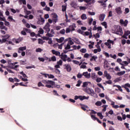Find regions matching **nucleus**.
<instances>
[{
  "instance_id": "nucleus-1",
  "label": "nucleus",
  "mask_w": 130,
  "mask_h": 130,
  "mask_svg": "<svg viewBox=\"0 0 130 130\" xmlns=\"http://www.w3.org/2000/svg\"><path fill=\"white\" fill-rule=\"evenodd\" d=\"M115 34H117V35H120V36H121L122 34H123V32H122V28H121V27L119 26L117 27V29H115Z\"/></svg>"
},
{
  "instance_id": "nucleus-2",
  "label": "nucleus",
  "mask_w": 130,
  "mask_h": 130,
  "mask_svg": "<svg viewBox=\"0 0 130 130\" xmlns=\"http://www.w3.org/2000/svg\"><path fill=\"white\" fill-rule=\"evenodd\" d=\"M44 30H46V32H50V24L49 22H47L45 26L43 27Z\"/></svg>"
},
{
  "instance_id": "nucleus-3",
  "label": "nucleus",
  "mask_w": 130,
  "mask_h": 130,
  "mask_svg": "<svg viewBox=\"0 0 130 130\" xmlns=\"http://www.w3.org/2000/svg\"><path fill=\"white\" fill-rule=\"evenodd\" d=\"M82 87L83 88H85V87L87 88L88 87H92V83H91V82H84L83 83V85H82Z\"/></svg>"
},
{
  "instance_id": "nucleus-4",
  "label": "nucleus",
  "mask_w": 130,
  "mask_h": 130,
  "mask_svg": "<svg viewBox=\"0 0 130 130\" xmlns=\"http://www.w3.org/2000/svg\"><path fill=\"white\" fill-rule=\"evenodd\" d=\"M42 83H43V84H50V85H52V86H53L55 84L54 81H53L45 80H42Z\"/></svg>"
},
{
  "instance_id": "nucleus-5",
  "label": "nucleus",
  "mask_w": 130,
  "mask_h": 130,
  "mask_svg": "<svg viewBox=\"0 0 130 130\" xmlns=\"http://www.w3.org/2000/svg\"><path fill=\"white\" fill-rule=\"evenodd\" d=\"M64 67V70H66L68 73H70V72L72 71V67L69 64H65Z\"/></svg>"
},
{
  "instance_id": "nucleus-6",
  "label": "nucleus",
  "mask_w": 130,
  "mask_h": 130,
  "mask_svg": "<svg viewBox=\"0 0 130 130\" xmlns=\"http://www.w3.org/2000/svg\"><path fill=\"white\" fill-rule=\"evenodd\" d=\"M115 12L118 15H121V14H122V10H121V8L120 7H117L115 9Z\"/></svg>"
},
{
  "instance_id": "nucleus-7",
  "label": "nucleus",
  "mask_w": 130,
  "mask_h": 130,
  "mask_svg": "<svg viewBox=\"0 0 130 130\" xmlns=\"http://www.w3.org/2000/svg\"><path fill=\"white\" fill-rule=\"evenodd\" d=\"M93 89L90 87H86V88L85 89V93H87V94H88V95H90Z\"/></svg>"
},
{
  "instance_id": "nucleus-8",
  "label": "nucleus",
  "mask_w": 130,
  "mask_h": 130,
  "mask_svg": "<svg viewBox=\"0 0 130 130\" xmlns=\"http://www.w3.org/2000/svg\"><path fill=\"white\" fill-rule=\"evenodd\" d=\"M83 76H84L86 79H90L91 78V74L88 73V72H83Z\"/></svg>"
},
{
  "instance_id": "nucleus-9",
  "label": "nucleus",
  "mask_w": 130,
  "mask_h": 130,
  "mask_svg": "<svg viewBox=\"0 0 130 130\" xmlns=\"http://www.w3.org/2000/svg\"><path fill=\"white\" fill-rule=\"evenodd\" d=\"M58 16L56 14H54L53 16L52 20H53V23L55 24L57 21H58Z\"/></svg>"
},
{
  "instance_id": "nucleus-10",
  "label": "nucleus",
  "mask_w": 130,
  "mask_h": 130,
  "mask_svg": "<svg viewBox=\"0 0 130 130\" xmlns=\"http://www.w3.org/2000/svg\"><path fill=\"white\" fill-rule=\"evenodd\" d=\"M91 118L93 120H96L98 121V122H99V123H102V122H101V121H100V120H99V119H98L97 117H96L95 116V115H91Z\"/></svg>"
},
{
  "instance_id": "nucleus-11",
  "label": "nucleus",
  "mask_w": 130,
  "mask_h": 130,
  "mask_svg": "<svg viewBox=\"0 0 130 130\" xmlns=\"http://www.w3.org/2000/svg\"><path fill=\"white\" fill-rule=\"evenodd\" d=\"M52 53L56 55L57 56H60V53L59 51H55V50H52Z\"/></svg>"
},
{
  "instance_id": "nucleus-12",
  "label": "nucleus",
  "mask_w": 130,
  "mask_h": 130,
  "mask_svg": "<svg viewBox=\"0 0 130 130\" xmlns=\"http://www.w3.org/2000/svg\"><path fill=\"white\" fill-rule=\"evenodd\" d=\"M78 2L79 3H83V2H85V3H86V4H91V2H93V3H95V1L93 0H78Z\"/></svg>"
},
{
  "instance_id": "nucleus-13",
  "label": "nucleus",
  "mask_w": 130,
  "mask_h": 130,
  "mask_svg": "<svg viewBox=\"0 0 130 130\" xmlns=\"http://www.w3.org/2000/svg\"><path fill=\"white\" fill-rule=\"evenodd\" d=\"M90 95H91V96L92 97H94V98H98V95H97V93H95L94 90L91 91V93H90Z\"/></svg>"
},
{
  "instance_id": "nucleus-14",
  "label": "nucleus",
  "mask_w": 130,
  "mask_h": 130,
  "mask_svg": "<svg viewBox=\"0 0 130 130\" xmlns=\"http://www.w3.org/2000/svg\"><path fill=\"white\" fill-rule=\"evenodd\" d=\"M104 19H105V14H102L100 15L99 20L101 21V22L104 21Z\"/></svg>"
},
{
  "instance_id": "nucleus-15",
  "label": "nucleus",
  "mask_w": 130,
  "mask_h": 130,
  "mask_svg": "<svg viewBox=\"0 0 130 130\" xmlns=\"http://www.w3.org/2000/svg\"><path fill=\"white\" fill-rule=\"evenodd\" d=\"M63 40H64V37H61L59 38V39H56V41L57 42H58V43H61Z\"/></svg>"
},
{
  "instance_id": "nucleus-16",
  "label": "nucleus",
  "mask_w": 130,
  "mask_h": 130,
  "mask_svg": "<svg viewBox=\"0 0 130 130\" xmlns=\"http://www.w3.org/2000/svg\"><path fill=\"white\" fill-rule=\"evenodd\" d=\"M49 61H56V57L53 55L51 58H49Z\"/></svg>"
},
{
  "instance_id": "nucleus-17",
  "label": "nucleus",
  "mask_w": 130,
  "mask_h": 130,
  "mask_svg": "<svg viewBox=\"0 0 130 130\" xmlns=\"http://www.w3.org/2000/svg\"><path fill=\"white\" fill-rule=\"evenodd\" d=\"M61 59L63 60V61H67V58H68V55L64 54L63 57H60Z\"/></svg>"
},
{
  "instance_id": "nucleus-18",
  "label": "nucleus",
  "mask_w": 130,
  "mask_h": 130,
  "mask_svg": "<svg viewBox=\"0 0 130 130\" xmlns=\"http://www.w3.org/2000/svg\"><path fill=\"white\" fill-rule=\"evenodd\" d=\"M16 68H19V65H15L14 67L10 66V69L15 70V71H19V69H16Z\"/></svg>"
},
{
  "instance_id": "nucleus-19",
  "label": "nucleus",
  "mask_w": 130,
  "mask_h": 130,
  "mask_svg": "<svg viewBox=\"0 0 130 130\" xmlns=\"http://www.w3.org/2000/svg\"><path fill=\"white\" fill-rule=\"evenodd\" d=\"M121 77H119V78H116L114 80V83H117L118 82H120V81H121Z\"/></svg>"
},
{
  "instance_id": "nucleus-20",
  "label": "nucleus",
  "mask_w": 130,
  "mask_h": 130,
  "mask_svg": "<svg viewBox=\"0 0 130 130\" xmlns=\"http://www.w3.org/2000/svg\"><path fill=\"white\" fill-rule=\"evenodd\" d=\"M124 74H125V71H121V72H118L117 73V75L118 76H122L123 75H124Z\"/></svg>"
},
{
  "instance_id": "nucleus-21",
  "label": "nucleus",
  "mask_w": 130,
  "mask_h": 130,
  "mask_svg": "<svg viewBox=\"0 0 130 130\" xmlns=\"http://www.w3.org/2000/svg\"><path fill=\"white\" fill-rule=\"evenodd\" d=\"M78 99H80L81 100V101H82V95H80V96H78V95H75L74 96V100H78Z\"/></svg>"
},
{
  "instance_id": "nucleus-22",
  "label": "nucleus",
  "mask_w": 130,
  "mask_h": 130,
  "mask_svg": "<svg viewBox=\"0 0 130 130\" xmlns=\"http://www.w3.org/2000/svg\"><path fill=\"white\" fill-rule=\"evenodd\" d=\"M30 36L31 37H35L36 38H37V35L33 31L30 33Z\"/></svg>"
},
{
  "instance_id": "nucleus-23",
  "label": "nucleus",
  "mask_w": 130,
  "mask_h": 130,
  "mask_svg": "<svg viewBox=\"0 0 130 130\" xmlns=\"http://www.w3.org/2000/svg\"><path fill=\"white\" fill-rule=\"evenodd\" d=\"M23 38H19L18 39H16V43H20L21 41L23 40Z\"/></svg>"
},
{
  "instance_id": "nucleus-24",
  "label": "nucleus",
  "mask_w": 130,
  "mask_h": 130,
  "mask_svg": "<svg viewBox=\"0 0 130 130\" xmlns=\"http://www.w3.org/2000/svg\"><path fill=\"white\" fill-rule=\"evenodd\" d=\"M64 49L68 50V49H71V45H70V43H68L67 46H64Z\"/></svg>"
},
{
  "instance_id": "nucleus-25",
  "label": "nucleus",
  "mask_w": 130,
  "mask_h": 130,
  "mask_svg": "<svg viewBox=\"0 0 130 130\" xmlns=\"http://www.w3.org/2000/svg\"><path fill=\"white\" fill-rule=\"evenodd\" d=\"M46 33H47L46 35V36H47V37H53V36H54V35L51 34V33H49V32H46Z\"/></svg>"
},
{
  "instance_id": "nucleus-26",
  "label": "nucleus",
  "mask_w": 130,
  "mask_h": 130,
  "mask_svg": "<svg viewBox=\"0 0 130 130\" xmlns=\"http://www.w3.org/2000/svg\"><path fill=\"white\" fill-rule=\"evenodd\" d=\"M70 6H71L72 8H74V9H76V7H77L76 3L74 2H71Z\"/></svg>"
},
{
  "instance_id": "nucleus-27",
  "label": "nucleus",
  "mask_w": 130,
  "mask_h": 130,
  "mask_svg": "<svg viewBox=\"0 0 130 130\" xmlns=\"http://www.w3.org/2000/svg\"><path fill=\"white\" fill-rule=\"evenodd\" d=\"M81 19L82 20H86L87 19V15H86V14H83L81 15Z\"/></svg>"
},
{
  "instance_id": "nucleus-28",
  "label": "nucleus",
  "mask_w": 130,
  "mask_h": 130,
  "mask_svg": "<svg viewBox=\"0 0 130 130\" xmlns=\"http://www.w3.org/2000/svg\"><path fill=\"white\" fill-rule=\"evenodd\" d=\"M19 50H21V51H24L23 50H26V49H27V47L26 46H24V47H20L19 48Z\"/></svg>"
},
{
  "instance_id": "nucleus-29",
  "label": "nucleus",
  "mask_w": 130,
  "mask_h": 130,
  "mask_svg": "<svg viewBox=\"0 0 130 130\" xmlns=\"http://www.w3.org/2000/svg\"><path fill=\"white\" fill-rule=\"evenodd\" d=\"M89 96H86L85 95L82 96L81 101L85 100V99H86V100H88L89 99Z\"/></svg>"
},
{
  "instance_id": "nucleus-30",
  "label": "nucleus",
  "mask_w": 130,
  "mask_h": 130,
  "mask_svg": "<svg viewBox=\"0 0 130 130\" xmlns=\"http://www.w3.org/2000/svg\"><path fill=\"white\" fill-rule=\"evenodd\" d=\"M82 84V81H81L80 80H79L77 81V84L76 85V87H80V86H81V84Z\"/></svg>"
},
{
  "instance_id": "nucleus-31",
  "label": "nucleus",
  "mask_w": 130,
  "mask_h": 130,
  "mask_svg": "<svg viewBox=\"0 0 130 130\" xmlns=\"http://www.w3.org/2000/svg\"><path fill=\"white\" fill-rule=\"evenodd\" d=\"M95 105L96 106H101L102 105V102L101 101H98L95 103Z\"/></svg>"
},
{
  "instance_id": "nucleus-32",
  "label": "nucleus",
  "mask_w": 130,
  "mask_h": 130,
  "mask_svg": "<svg viewBox=\"0 0 130 130\" xmlns=\"http://www.w3.org/2000/svg\"><path fill=\"white\" fill-rule=\"evenodd\" d=\"M38 40L39 44H43V43H44V42H43V40H42V39H38Z\"/></svg>"
},
{
  "instance_id": "nucleus-33",
  "label": "nucleus",
  "mask_w": 130,
  "mask_h": 130,
  "mask_svg": "<svg viewBox=\"0 0 130 130\" xmlns=\"http://www.w3.org/2000/svg\"><path fill=\"white\" fill-rule=\"evenodd\" d=\"M102 25L104 26L105 29H107V23L106 21L102 22Z\"/></svg>"
},
{
  "instance_id": "nucleus-34",
  "label": "nucleus",
  "mask_w": 130,
  "mask_h": 130,
  "mask_svg": "<svg viewBox=\"0 0 130 130\" xmlns=\"http://www.w3.org/2000/svg\"><path fill=\"white\" fill-rule=\"evenodd\" d=\"M0 29H1L2 30L4 29V30H6V31H8V28H7V27L4 25L0 26Z\"/></svg>"
},
{
  "instance_id": "nucleus-35",
  "label": "nucleus",
  "mask_w": 130,
  "mask_h": 130,
  "mask_svg": "<svg viewBox=\"0 0 130 130\" xmlns=\"http://www.w3.org/2000/svg\"><path fill=\"white\" fill-rule=\"evenodd\" d=\"M36 67L34 65H31V66H27L26 67L27 70H29V69H35Z\"/></svg>"
},
{
  "instance_id": "nucleus-36",
  "label": "nucleus",
  "mask_w": 130,
  "mask_h": 130,
  "mask_svg": "<svg viewBox=\"0 0 130 130\" xmlns=\"http://www.w3.org/2000/svg\"><path fill=\"white\" fill-rule=\"evenodd\" d=\"M124 11H125V12H124L125 15H126V14H128V13H129V9L128 8H125Z\"/></svg>"
},
{
  "instance_id": "nucleus-37",
  "label": "nucleus",
  "mask_w": 130,
  "mask_h": 130,
  "mask_svg": "<svg viewBox=\"0 0 130 130\" xmlns=\"http://www.w3.org/2000/svg\"><path fill=\"white\" fill-rule=\"evenodd\" d=\"M83 74H81V73H79L77 75V77L78 78V79H81L83 77Z\"/></svg>"
},
{
  "instance_id": "nucleus-38",
  "label": "nucleus",
  "mask_w": 130,
  "mask_h": 130,
  "mask_svg": "<svg viewBox=\"0 0 130 130\" xmlns=\"http://www.w3.org/2000/svg\"><path fill=\"white\" fill-rule=\"evenodd\" d=\"M49 79H54V76L52 74H47Z\"/></svg>"
},
{
  "instance_id": "nucleus-39",
  "label": "nucleus",
  "mask_w": 130,
  "mask_h": 130,
  "mask_svg": "<svg viewBox=\"0 0 130 130\" xmlns=\"http://www.w3.org/2000/svg\"><path fill=\"white\" fill-rule=\"evenodd\" d=\"M77 32H78L80 34H81L82 35L84 36V31L82 30L81 29H78Z\"/></svg>"
},
{
  "instance_id": "nucleus-40",
  "label": "nucleus",
  "mask_w": 130,
  "mask_h": 130,
  "mask_svg": "<svg viewBox=\"0 0 130 130\" xmlns=\"http://www.w3.org/2000/svg\"><path fill=\"white\" fill-rule=\"evenodd\" d=\"M80 52L86 53L87 52V50L85 48H82L80 50Z\"/></svg>"
},
{
  "instance_id": "nucleus-41",
  "label": "nucleus",
  "mask_w": 130,
  "mask_h": 130,
  "mask_svg": "<svg viewBox=\"0 0 130 130\" xmlns=\"http://www.w3.org/2000/svg\"><path fill=\"white\" fill-rule=\"evenodd\" d=\"M67 11V6H62V11L66 12Z\"/></svg>"
},
{
  "instance_id": "nucleus-42",
  "label": "nucleus",
  "mask_w": 130,
  "mask_h": 130,
  "mask_svg": "<svg viewBox=\"0 0 130 130\" xmlns=\"http://www.w3.org/2000/svg\"><path fill=\"white\" fill-rule=\"evenodd\" d=\"M8 19H9V20H11L12 22H14L15 23H16V20L13 19V16H9Z\"/></svg>"
},
{
  "instance_id": "nucleus-43",
  "label": "nucleus",
  "mask_w": 130,
  "mask_h": 130,
  "mask_svg": "<svg viewBox=\"0 0 130 130\" xmlns=\"http://www.w3.org/2000/svg\"><path fill=\"white\" fill-rule=\"evenodd\" d=\"M127 24H128V21H127V20H125L124 21L123 25H124V27H126V26H127Z\"/></svg>"
},
{
  "instance_id": "nucleus-44",
  "label": "nucleus",
  "mask_w": 130,
  "mask_h": 130,
  "mask_svg": "<svg viewBox=\"0 0 130 130\" xmlns=\"http://www.w3.org/2000/svg\"><path fill=\"white\" fill-rule=\"evenodd\" d=\"M100 3H101L102 6H103L104 8H106V4H105V1L103 2V1H100Z\"/></svg>"
},
{
  "instance_id": "nucleus-45",
  "label": "nucleus",
  "mask_w": 130,
  "mask_h": 130,
  "mask_svg": "<svg viewBox=\"0 0 130 130\" xmlns=\"http://www.w3.org/2000/svg\"><path fill=\"white\" fill-rule=\"evenodd\" d=\"M79 9H80V11H85V10H86V8L85 6H80L79 7Z\"/></svg>"
},
{
  "instance_id": "nucleus-46",
  "label": "nucleus",
  "mask_w": 130,
  "mask_h": 130,
  "mask_svg": "<svg viewBox=\"0 0 130 130\" xmlns=\"http://www.w3.org/2000/svg\"><path fill=\"white\" fill-rule=\"evenodd\" d=\"M55 73H56V74H57V75H59L60 74V71L59 70V69H56L55 70Z\"/></svg>"
},
{
  "instance_id": "nucleus-47",
  "label": "nucleus",
  "mask_w": 130,
  "mask_h": 130,
  "mask_svg": "<svg viewBox=\"0 0 130 130\" xmlns=\"http://www.w3.org/2000/svg\"><path fill=\"white\" fill-rule=\"evenodd\" d=\"M102 81V78L98 77L96 79V83H100Z\"/></svg>"
},
{
  "instance_id": "nucleus-48",
  "label": "nucleus",
  "mask_w": 130,
  "mask_h": 130,
  "mask_svg": "<svg viewBox=\"0 0 130 130\" xmlns=\"http://www.w3.org/2000/svg\"><path fill=\"white\" fill-rule=\"evenodd\" d=\"M43 50L40 48H37L36 50V52H41Z\"/></svg>"
},
{
  "instance_id": "nucleus-49",
  "label": "nucleus",
  "mask_w": 130,
  "mask_h": 130,
  "mask_svg": "<svg viewBox=\"0 0 130 130\" xmlns=\"http://www.w3.org/2000/svg\"><path fill=\"white\" fill-rule=\"evenodd\" d=\"M57 64H58L59 66H62V60L60 59L57 62Z\"/></svg>"
},
{
  "instance_id": "nucleus-50",
  "label": "nucleus",
  "mask_w": 130,
  "mask_h": 130,
  "mask_svg": "<svg viewBox=\"0 0 130 130\" xmlns=\"http://www.w3.org/2000/svg\"><path fill=\"white\" fill-rule=\"evenodd\" d=\"M89 35H90V32L89 31H85L84 33L83 36H89Z\"/></svg>"
},
{
  "instance_id": "nucleus-51",
  "label": "nucleus",
  "mask_w": 130,
  "mask_h": 130,
  "mask_svg": "<svg viewBox=\"0 0 130 130\" xmlns=\"http://www.w3.org/2000/svg\"><path fill=\"white\" fill-rule=\"evenodd\" d=\"M38 87H44V85L41 81L38 83Z\"/></svg>"
},
{
  "instance_id": "nucleus-52",
  "label": "nucleus",
  "mask_w": 130,
  "mask_h": 130,
  "mask_svg": "<svg viewBox=\"0 0 130 130\" xmlns=\"http://www.w3.org/2000/svg\"><path fill=\"white\" fill-rule=\"evenodd\" d=\"M39 32L40 34H43L44 33V30L42 29V28L40 27V30L39 31Z\"/></svg>"
},
{
  "instance_id": "nucleus-53",
  "label": "nucleus",
  "mask_w": 130,
  "mask_h": 130,
  "mask_svg": "<svg viewBox=\"0 0 130 130\" xmlns=\"http://www.w3.org/2000/svg\"><path fill=\"white\" fill-rule=\"evenodd\" d=\"M95 92H97V93H100V92L101 91V89H100L99 87H96L95 88Z\"/></svg>"
},
{
  "instance_id": "nucleus-54",
  "label": "nucleus",
  "mask_w": 130,
  "mask_h": 130,
  "mask_svg": "<svg viewBox=\"0 0 130 130\" xmlns=\"http://www.w3.org/2000/svg\"><path fill=\"white\" fill-rule=\"evenodd\" d=\"M124 125L125 126L126 128H129V124H128V123H124Z\"/></svg>"
},
{
  "instance_id": "nucleus-55",
  "label": "nucleus",
  "mask_w": 130,
  "mask_h": 130,
  "mask_svg": "<svg viewBox=\"0 0 130 130\" xmlns=\"http://www.w3.org/2000/svg\"><path fill=\"white\" fill-rule=\"evenodd\" d=\"M69 39H70V40L68 42V43H69L70 45H73V44H74V42H73L72 40H71L72 39V38H69Z\"/></svg>"
},
{
  "instance_id": "nucleus-56",
  "label": "nucleus",
  "mask_w": 130,
  "mask_h": 130,
  "mask_svg": "<svg viewBox=\"0 0 130 130\" xmlns=\"http://www.w3.org/2000/svg\"><path fill=\"white\" fill-rule=\"evenodd\" d=\"M106 84H108V85H111L112 84V81L109 79L108 81H106Z\"/></svg>"
},
{
  "instance_id": "nucleus-57",
  "label": "nucleus",
  "mask_w": 130,
  "mask_h": 130,
  "mask_svg": "<svg viewBox=\"0 0 130 130\" xmlns=\"http://www.w3.org/2000/svg\"><path fill=\"white\" fill-rule=\"evenodd\" d=\"M124 34L127 36H128L130 34V31L129 30L125 31Z\"/></svg>"
},
{
  "instance_id": "nucleus-58",
  "label": "nucleus",
  "mask_w": 130,
  "mask_h": 130,
  "mask_svg": "<svg viewBox=\"0 0 130 130\" xmlns=\"http://www.w3.org/2000/svg\"><path fill=\"white\" fill-rule=\"evenodd\" d=\"M41 6H42V7H45V6H46V3H45V2H41Z\"/></svg>"
},
{
  "instance_id": "nucleus-59",
  "label": "nucleus",
  "mask_w": 130,
  "mask_h": 130,
  "mask_svg": "<svg viewBox=\"0 0 130 130\" xmlns=\"http://www.w3.org/2000/svg\"><path fill=\"white\" fill-rule=\"evenodd\" d=\"M97 85L99 87H100V88H101L102 89L104 90V87L102 86L101 83H98Z\"/></svg>"
},
{
  "instance_id": "nucleus-60",
  "label": "nucleus",
  "mask_w": 130,
  "mask_h": 130,
  "mask_svg": "<svg viewBox=\"0 0 130 130\" xmlns=\"http://www.w3.org/2000/svg\"><path fill=\"white\" fill-rule=\"evenodd\" d=\"M69 28L70 29V30H71L72 31H75V27H74V26H73L72 25L69 26Z\"/></svg>"
},
{
  "instance_id": "nucleus-61",
  "label": "nucleus",
  "mask_w": 130,
  "mask_h": 130,
  "mask_svg": "<svg viewBox=\"0 0 130 130\" xmlns=\"http://www.w3.org/2000/svg\"><path fill=\"white\" fill-rule=\"evenodd\" d=\"M53 93H54V95H55V96H59V94L57 93V91H56V90H54L53 91Z\"/></svg>"
},
{
  "instance_id": "nucleus-62",
  "label": "nucleus",
  "mask_w": 130,
  "mask_h": 130,
  "mask_svg": "<svg viewBox=\"0 0 130 130\" xmlns=\"http://www.w3.org/2000/svg\"><path fill=\"white\" fill-rule=\"evenodd\" d=\"M66 32L67 34L70 33L71 32V29L70 28V27L66 28Z\"/></svg>"
},
{
  "instance_id": "nucleus-63",
  "label": "nucleus",
  "mask_w": 130,
  "mask_h": 130,
  "mask_svg": "<svg viewBox=\"0 0 130 130\" xmlns=\"http://www.w3.org/2000/svg\"><path fill=\"white\" fill-rule=\"evenodd\" d=\"M105 77L107 78V80H110L111 79V76H110V74H108V75H107L106 76H105Z\"/></svg>"
},
{
  "instance_id": "nucleus-64",
  "label": "nucleus",
  "mask_w": 130,
  "mask_h": 130,
  "mask_svg": "<svg viewBox=\"0 0 130 130\" xmlns=\"http://www.w3.org/2000/svg\"><path fill=\"white\" fill-rule=\"evenodd\" d=\"M92 22H93V18H90L89 20L88 25H92Z\"/></svg>"
}]
</instances>
